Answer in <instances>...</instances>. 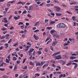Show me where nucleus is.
<instances>
[{
    "label": "nucleus",
    "instance_id": "f257e3e1",
    "mask_svg": "<svg viewBox=\"0 0 78 78\" xmlns=\"http://www.w3.org/2000/svg\"><path fill=\"white\" fill-rule=\"evenodd\" d=\"M66 24L64 23H60L58 24L57 25V27L59 28H65L66 27Z\"/></svg>",
    "mask_w": 78,
    "mask_h": 78
},
{
    "label": "nucleus",
    "instance_id": "f03ea898",
    "mask_svg": "<svg viewBox=\"0 0 78 78\" xmlns=\"http://www.w3.org/2000/svg\"><path fill=\"white\" fill-rule=\"evenodd\" d=\"M54 8H56V11L57 12H58V11H60V10L61 9V8H60V7H59L58 6H54Z\"/></svg>",
    "mask_w": 78,
    "mask_h": 78
},
{
    "label": "nucleus",
    "instance_id": "7ed1b4c3",
    "mask_svg": "<svg viewBox=\"0 0 78 78\" xmlns=\"http://www.w3.org/2000/svg\"><path fill=\"white\" fill-rule=\"evenodd\" d=\"M57 44H58V42L57 41H55L52 43V46H55Z\"/></svg>",
    "mask_w": 78,
    "mask_h": 78
},
{
    "label": "nucleus",
    "instance_id": "20e7f679",
    "mask_svg": "<svg viewBox=\"0 0 78 78\" xmlns=\"http://www.w3.org/2000/svg\"><path fill=\"white\" fill-rule=\"evenodd\" d=\"M59 53H60V52L59 51H58V52H57L54 54H53L52 56H56V55H59Z\"/></svg>",
    "mask_w": 78,
    "mask_h": 78
},
{
    "label": "nucleus",
    "instance_id": "39448f33",
    "mask_svg": "<svg viewBox=\"0 0 78 78\" xmlns=\"http://www.w3.org/2000/svg\"><path fill=\"white\" fill-rule=\"evenodd\" d=\"M72 64V61H70L68 63L66 64V66H70Z\"/></svg>",
    "mask_w": 78,
    "mask_h": 78
},
{
    "label": "nucleus",
    "instance_id": "423d86ee",
    "mask_svg": "<svg viewBox=\"0 0 78 78\" xmlns=\"http://www.w3.org/2000/svg\"><path fill=\"white\" fill-rule=\"evenodd\" d=\"M32 9H33V6L31 5L29 7L28 10L29 11H31V10H32Z\"/></svg>",
    "mask_w": 78,
    "mask_h": 78
},
{
    "label": "nucleus",
    "instance_id": "0eeeda50",
    "mask_svg": "<svg viewBox=\"0 0 78 78\" xmlns=\"http://www.w3.org/2000/svg\"><path fill=\"white\" fill-rule=\"evenodd\" d=\"M34 37L35 38V39L36 40H38V39H39V37L35 35H34Z\"/></svg>",
    "mask_w": 78,
    "mask_h": 78
},
{
    "label": "nucleus",
    "instance_id": "6e6552de",
    "mask_svg": "<svg viewBox=\"0 0 78 78\" xmlns=\"http://www.w3.org/2000/svg\"><path fill=\"white\" fill-rule=\"evenodd\" d=\"M53 36L55 38H57L58 39L59 38L58 36H57L55 34H53Z\"/></svg>",
    "mask_w": 78,
    "mask_h": 78
},
{
    "label": "nucleus",
    "instance_id": "1a4fd4ad",
    "mask_svg": "<svg viewBox=\"0 0 78 78\" xmlns=\"http://www.w3.org/2000/svg\"><path fill=\"white\" fill-rule=\"evenodd\" d=\"M55 23H56V21H53L51 20L50 23V25H52L54 24Z\"/></svg>",
    "mask_w": 78,
    "mask_h": 78
},
{
    "label": "nucleus",
    "instance_id": "9d476101",
    "mask_svg": "<svg viewBox=\"0 0 78 78\" xmlns=\"http://www.w3.org/2000/svg\"><path fill=\"white\" fill-rule=\"evenodd\" d=\"M31 47V46H27L26 47V48H27L26 49H25L24 50L25 51H27L28 50V48H30V47Z\"/></svg>",
    "mask_w": 78,
    "mask_h": 78
},
{
    "label": "nucleus",
    "instance_id": "9b49d317",
    "mask_svg": "<svg viewBox=\"0 0 78 78\" xmlns=\"http://www.w3.org/2000/svg\"><path fill=\"white\" fill-rule=\"evenodd\" d=\"M75 4H76V2H72L71 3H70L69 5H75Z\"/></svg>",
    "mask_w": 78,
    "mask_h": 78
},
{
    "label": "nucleus",
    "instance_id": "f8f14e48",
    "mask_svg": "<svg viewBox=\"0 0 78 78\" xmlns=\"http://www.w3.org/2000/svg\"><path fill=\"white\" fill-rule=\"evenodd\" d=\"M4 20L5 23H8V21H7V19H6V18H5L4 19Z\"/></svg>",
    "mask_w": 78,
    "mask_h": 78
},
{
    "label": "nucleus",
    "instance_id": "ddd939ff",
    "mask_svg": "<svg viewBox=\"0 0 78 78\" xmlns=\"http://www.w3.org/2000/svg\"><path fill=\"white\" fill-rule=\"evenodd\" d=\"M76 59V57L74 56H71L70 58V59Z\"/></svg>",
    "mask_w": 78,
    "mask_h": 78
},
{
    "label": "nucleus",
    "instance_id": "4468645a",
    "mask_svg": "<svg viewBox=\"0 0 78 78\" xmlns=\"http://www.w3.org/2000/svg\"><path fill=\"white\" fill-rule=\"evenodd\" d=\"M17 65H15V67H14L13 70L14 71H16V70H17Z\"/></svg>",
    "mask_w": 78,
    "mask_h": 78
},
{
    "label": "nucleus",
    "instance_id": "2eb2a0df",
    "mask_svg": "<svg viewBox=\"0 0 78 78\" xmlns=\"http://www.w3.org/2000/svg\"><path fill=\"white\" fill-rule=\"evenodd\" d=\"M39 22H37L36 23L34 26V27H36V26H37V25H39Z\"/></svg>",
    "mask_w": 78,
    "mask_h": 78
},
{
    "label": "nucleus",
    "instance_id": "dca6fc26",
    "mask_svg": "<svg viewBox=\"0 0 78 78\" xmlns=\"http://www.w3.org/2000/svg\"><path fill=\"white\" fill-rule=\"evenodd\" d=\"M56 16H61V13H56Z\"/></svg>",
    "mask_w": 78,
    "mask_h": 78
},
{
    "label": "nucleus",
    "instance_id": "f3484780",
    "mask_svg": "<svg viewBox=\"0 0 78 78\" xmlns=\"http://www.w3.org/2000/svg\"><path fill=\"white\" fill-rule=\"evenodd\" d=\"M9 34L6 35L5 36L6 39H9Z\"/></svg>",
    "mask_w": 78,
    "mask_h": 78
},
{
    "label": "nucleus",
    "instance_id": "a211bd4d",
    "mask_svg": "<svg viewBox=\"0 0 78 78\" xmlns=\"http://www.w3.org/2000/svg\"><path fill=\"white\" fill-rule=\"evenodd\" d=\"M72 19L74 21H76V19H75V16H73L72 18Z\"/></svg>",
    "mask_w": 78,
    "mask_h": 78
},
{
    "label": "nucleus",
    "instance_id": "6ab92c4d",
    "mask_svg": "<svg viewBox=\"0 0 78 78\" xmlns=\"http://www.w3.org/2000/svg\"><path fill=\"white\" fill-rule=\"evenodd\" d=\"M36 66H41V63H39V62L37 63H36Z\"/></svg>",
    "mask_w": 78,
    "mask_h": 78
},
{
    "label": "nucleus",
    "instance_id": "aec40b11",
    "mask_svg": "<svg viewBox=\"0 0 78 78\" xmlns=\"http://www.w3.org/2000/svg\"><path fill=\"white\" fill-rule=\"evenodd\" d=\"M27 13V11L24 10L22 13V14H26Z\"/></svg>",
    "mask_w": 78,
    "mask_h": 78
},
{
    "label": "nucleus",
    "instance_id": "412c9836",
    "mask_svg": "<svg viewBox=\"0 0 78 78\" xmlns=\"http://www.w3.org/2000/svg\"><path fill=\"white\" fill-rule=\"evenodd\" d=\"M34 51V49H30V51H29V53H31V52H32V51Z\"/></svg>",
    "mask_w": 78,
    "mask_h": 78
},
{
    "label": "nucleus",
    "instance_id": "4be33fe9",
    "mask_svg": "<svg viewBox=\"0 0 78 78\" xmlns=\"http://www.w3.org/2000/svg\"><path fill=\"white\" fill-rule=\"evenodd\" d=\"M72 56H77L78 55V54H76L75 53H73L71 55Z\"/></svg>",
    "mask_w": 78,
    "mask_h": 78
},
{
    "label": "nucleus",
    "instance_id": "5701e85b",
    "mask_svg": "<svg viewBox=\"0 0 78 78\" xmlns=\"http://www.w3.org/2000/svg\"><path fill=\"white\" fill-rule=\"evenodd\" d=\"M18 45V43H16L13 45L14 47H17Z\"/></svg>",
    "mask_w": 78,
    "mask_h": 78
},
{
    "label": "nucleus",
    "instance_id": "b1692460",
    "mask_svg": "<svg viewBox=\"0 0 78 78\" xmlns=\"http://www.w3.org/2000/svg\"><path fill=\"white\" fill-rule=\"evenodd\" d=\"M48 19H46L44 20L45 23H48Z\"/></svg>",
    "mask_w": 78,
    "mask_h": 78
},
{
    "label": "nucleus",
    "instance_id": "393cba45",
    "mask_svg": "<svg viewBox=\"0 0 78 78\" xmlns=\"http://www.w3.org/2000/svg\"><path fill=\"white\" fill-rule=\"evenodd\" d=\"M55 30H54L51 31V34H53V33H55Z\"/></svg>",
    "mask_w": 78,
    "mask_h": 78
},
{
    "label": "nucleus",
    "instance_id": "a878e982",
    "mask_svg": "<svg viewBox=\"0 0 78 78\" xmlns=\"http://www.w3.org/2000/svg\"><path fill=\"white\" fill-rule=\"evenodd\" d=\"M2 77L4 78H7L8 76L5 75H4Z\"/></svg>",
    "mask_w": 78,
    "mask_h": 78
},
{
    "label": "nucleus",
    "instance_id": "bb28decb",
    "mask_svg": "<svg viewBox=\"0 0 78 78\" xmlns=\"http://www.w3.org/2000/svg\"><path fill=\"white\" fill-rule=\"evenodd\" d=\"M50 48L51 50L52 51H53V47L52 46H50Z\"/></svg>",
    "mask_w": 78,
    "mask_h": 78
},
{
    "label": "nucleus",
    "instance_id": "cd10ccee",
    "mask_svg": "<svg viewBox=\"0 0 78 78\" xmlns=\"http://www.w3.org/2000/svg\"><path fill=\"white\" fill-rule=\"evenodd\" d=\"M37 53L38 55H41V54L42 53L41 51H38Z\"/></svg>",
    "mask_w": 78,
    "mask_h": 78
},
{
    "label": "nucleus",
    "instance_id": "c85d7f7f",
    "mask_svg": "<svg viewBox=\"0 0 78 78\" xmlns=\"http://www.w3.org/2000/svg\"><path fill=\"white\" fill-rule=\"evenodd\" d=\"M50 38V37H48V38H47L45 40V42H47V41H48V40H49Z\"/></svg>",
    "mask_w": 78,
    "mask_h": 78
},
{
    "label": "nucleus",
    "instance_id": "c756f323",
    "mask_svg": "<svg viewBox=\"0 0 78 78\" xmlns=\"http://www.w3.org/2000/svg\"><path fill=\"white\" fill-rule=\"evenodd\" d=\"M16 59H17V58H16V57H14L13 58V61H16Z\"/></svg>",
    "mask_w": 78,
    "mask_h": 78
},
{
    "label": "nucleus",
    "instance_id": "7c9ffc66",
    "mask_svg": "<svg viewBox=\"0 0 78 78\" xmlns=\"http://www.w3.org/2000/svg\"><path fill=\"white\" fill-rule=\"evenodd\" d=\"M38 31H39V30H37L34 31V33H37V32H38Z\"/></svg>",
    "mask_w": 78,
    "mask_h": 78
},
{
    "label": "nucleus",
    "instance_id": "2f4dec72",
    "mask_svg": "<svg viewBox=\"0 0 78 78\" xmlns=\"http://www.w3.org/2000/svg\"><path fill=\"white\" fill-rule=\"evenodd\" d=\"M47 28L48 29V30H51V27H47Z\"/></svg>",
    "mask_w": 78,
    "mask_h": 78
},
{
    "label": "nucleus",
    "instance_id": "473e14b6",
    "mask_svg": "<svg viewBox=\"0 0 78 78\" xmlns=\"http://www.w3.org/2000/svg\"><path fill=\"white\" fill-rule=\"evenodd\" d=\"M27 17H30L31 18L32 16H31V15H30V14H27Z\"/></svg>",
    "mask_w": 78,
    "mask_h": 78
},
{
    "label": "nucleus",
    "instance_id": "72a5a7b5",
    "mask_svg": "<svg viewBox=\"0 0 78 78\" xmlns=\"http://www.w3.org/2000/svg\"><path fill=\"white\" fill-rule=\"evenodd\" d=\"M48 11L49 12H53V11H51V9H48Z\"/></svg>",
    "mask_w": 78,
    "mask_h": 78
},
{
    "label": "nucleus",
    "instance_id": "f704fd0d",
    "mask_svg": "<svg viewBox=\"0 0 78 78\" xmlns=\"http://www.w3.org/2000/svg\"><path fill=\"white\" fill-rule=\"evenodd\" d=\"M12 41V39H10L9 41V42H8V43H9H9H10V42H11Z\"/></svg>",
    "mask_w": 78,
    "mask_h": 78
},
{
    "label": "nucleus",
    "instance_id": "c9c22d12",
    "mask_svg": "<svg viewBox=\"0 0 78 78\" xmlns=\"http://www.w3.org/2000/svg\"><path fill=\"white\" fill-rule=\"evenodd\" d=\"M78 67V64H77V63L76 64V65H75L74 68L75 69H76V67Z\"/></svg>",
    "mask_w": 78,
    "mask_h": 78
},
{
    "label": "nucleus",
    "instance_id": "e433bc0d",
    "mask_svg": "<svg viewBox=\"0 0 78 78\" xmlns=\"http://www.w3.org/2000/svg\"><path fill=\"white\" fill-rule=\"evenodd\" d=\"M30 65H31L32 66H33V65H34L33 63V62H30Z\"/></svg>",
    "mask_w": 78,
    "mask_h": 78
},
{
    "label": "nucleus",
    "instance_id": "4c0bfd02",
    "mask_svg": "<svg viewBox=\"0 0 78 78\" xmlns=\"http://www.w3.org/2000/svg\"><path fill=\"white\" fill-rule=\"evenodd\" d=\"M26 60H27V59H26V58H25V59H23V64H24V62H25V61H26Z\"/></svg>",
    "mask_w": 78,
    "mask_h": 78
},
{
    "label": "nucleus",
    "instance_id": "58836bf2",
    "mask_svg": "<svg viewBox=\"0 0 78 78\" xmlns=\"http://www.w3.org/2000/svg\"><path fill=\"white\" fill-rule=\"evenodd\" d=\"M8 3H14V1H10L8 2Z\"/></svg>",
    "mask_w": 78,
    "mask_h": 78
},
{
    "label": "nucleus",
    "instance_id": "ea45409f",
    "mask_svg": "<svg viewBox=\"0 0 78 78\" xmlns=\"http://www.w3.org/2000/svg\"><path fill=\"white\" fill-rule=\"evenodd\" d=\"M10 55H9L8 57H7L8 59H9V61H10V58H11L10 57Z\"/></svg>",
    "mask_w": 78,
    "mask_h": 78
},
{
    "label": "nucleus",
    "instance_id": "a19ab883",
    "mask_svg": "<svg viewBox=\"0 0 78 78\" xmlns=\"http://www.w3.org/2000/svg\"><path fill=\"white\" fill-rule=\"evenodd\" d=\"M14 28L12 26L10 28V30H14Z\"/></svg>",
    "mask_w": 78,
    "mask_h": 78
},
{
    "label": "nucleus",
    "instance_id": "79ce46f5",
    "mask_svg": "<svg viewBox=\"0 0 78 78\" xmlns=\"http://www.w3.org/2000/svg\"><path fill=\"white\" fill-rule=\"evenodd\" d=\"M6 62L7 63H9V62L8 59H6Z\"/></svg>",
    "mask_w": 78,
    "mask_h": 78
},
{
    "label": "nucleus",
    "instance_id": "37998d69",
    "mask_svg": "<svg viewBox=\"0 0 78 78\" xmlns=\"http://www.w3.org/2000/svg\"><path fill=\"white\" fill-rule=\"evenodd\" d=\"M66 12H67L68 14H71V15H72V13L68 11H66Z\"/></svg>",
    "mask_w": 78,
    "mask_h": 78
},
{
    "label": "nucleus",
    "instance_id": "c03bdc74",
    "mask_svg": "<svg viewBox=\"0 0 78 78\" xmlns=\"http://www.w3.org/2000/svg\"><path fill=\"white\" fill-rule=\"evenodd\" d=\"M65 58H66V59H67V58H69V56H68L67 55H65Z\"/></svg>",
    "mask_w": 78,
    "mask_h": 78
},
{
    "label": "nucleus",
    "instance_id": "a18cd8bd",
    "mask_svg": "<svg viewBox=\"0 0 78 78\" xmlns=\"http://www.w3.org/2000/svg\"><path fill=\"white\" fill-rule=\"evenodd\" d=\"M48 66V65L47 64L44 65L43 67V69H44V67H45V66Z\"/></svg>",
    "mask_w": 78,
    "mask_h": 78
},
{
    "label": "nucleus",
    "instance_id": "49530a36",
    "mask_svg": "<svg viewBox=\"0 0 78 78\" xmlns=\"http://www.w3.org/2000/svg\"><path fill=\"white\" fill-rule=\"evenodd\" d=\"M11 50H12V49H10L8 50V53H9L10 52V51H11Z\"/></svg>",
    "mask_w": 78,
    "mask_h": 78
},
{
    "label": "nucleus",
    "instance_id": "de8ad7c7",
    "mask_svg": "<svg viewBox=\"0 0 78 78\" xmlns=\"http://www.w3.org/2000/svg\"><path fill=\"white\" fill-rule=\"evenodd\" d=\"M27 66H25L23 68V69H24V70H27Z\"/></svg>",
    "mask_w": 78,
    "mask_h": 78
},
{
    "label": "nucleus",
    "instance_id": "09e8293b",
    "mask_svg": "<svg viewBox=\"0 0 78 78\" xmlns=\"http://www.w3.org/2000/svg\"><path fill=\"white\" fill-rule=\"evenodd\" d=\"M27 45H29V46H31V44H30V43L28 42L27 43Z\"/></svg>",
    "mask_w": 78,
    "mask_h": 78
},
{
    "label": "nucleus",
    "instance_id": "8fccbe9b",
    "mask_svg": "<svg viewBox=\"0 0 78 78\" xmlns=\"http://www.w3.org/2000/svg\"><path fill=\"white\" fill-rule=\"evenodd\" d=\"M20 24H21V25L23 24V23L20 22L18 23V25H20Z\"/></svg>",
    "mask_w": 78,
    "mask_h": 78
},
{
    "label": "nucleus",
    "instance_id": "3c124183",
    "mask_svg": "<svg viewBox=\"0 0 78 78\" xmlns=\"http://www.w3.org/2000/svg\"><path fill=\"white\" fill-rule=\"evenodd\" d=\"M20 61H16V63H17V64H20Z\"/></svg>",
    "mask_w": 78,
    "mask_h": 78
},
{
    "label": "nucleus",
    "instance_id": "603ef678",
    "mask_svg": "<svg viewBox=\"0 0 78 78\" xmlns=\"http://www.w3.org/2000/svg\"><path fill=\"white\" fill-rule=\"evenodd\" d=\"M14 19L15 20H17L18 19L17 17L16 16H14Z\"/></svg>",
    "mask_w": 78,
    "mask_h": 78
},
{
    "label": "nucleus",
    "instance_id": "864d4df0",
    "mask_svg": "<svg viewBox=\"0 0 78 78\" xmlns=\"http://www.w3.org/2000/svg\"><path fill=\"white\" fill-rule=\"evenodd\" d=\"M29 53V56H32V53L30 52V53Z\"/></svg>",
    "mask_w": 78,
    "mask_h": 78
},
{
    "label": "nucleus",
    "instance_id": "5fc2aeb1",
    "mask_svg": "<svg viewBox=\"0 0 78 78\" xmlns=\"http://www.w3.org/2000/svg\"><path fill=\"white\" fill-rule=\"evenodd\" d=\"M37 3L38 5H39V4H41V2H38Z\"/></svg>",
    "mask_w": 78,
    "mask_h": 78
},
{
    "label": "nucleus",
    "instance_id": "6e6d98bb",
    "mask_svg": "<svg viewBox=\"0 0 78 78\" xmlns=\"http://www.w3.org/2000/svg\"><path fill=\"white\" fill-rule=\"evenodd\" d=\"M0 70H1V71H3L5 70V69H4L0 68Z\"/></svg>",
    "mask_w": 78,
    "mask_h": 78
},
{
    "label": "nucleus",
    "instance_id": "4d7b16f0",
    "mask_svg": "<svg viewBox=\"0 0 78 78\" xmlns=\"http://www.w3.org/2000/svg\"><path fill=\"white\" fill-rule=\"evenodd\" d=\"M54 2H55L56 3H59V1H58L55 0L54 1Z\"/></svg>",
    "mask_w": 78,
    "mask_h": 78
},
{
    "label": "nucleus",
    "instance_id": "13d9d810",
    "mask_svg": "<svg viewBox=\"0 0 78 78\" xmlns=\"http://www.w3.org/2000/svg\"><path fill=\"white\" fill-rule=\"evenodd\" d=\"M26 24L27 26H28L30 24H29V23H26Z\"/></svg>",
    "mask_w": 78,
    "mask_h": 78
},
{
    "label": "nucleus",
    "instance_id": "bf43d9fd",
    "mask_svg": "<svg viewBox=\"0 0 78 78\" xmlns=\"http://www.w3.org/2000/svg\"><path fill=\"white\" fill-rule=\"evenodd\" d=\"M44 63H45V62H41V65H42V64H44Z\"/></svg>",
    "mask_w": 78,
    "mask_h": 78
},
{
    "label": "nucleus",
    "instance_id": "052dcab7",
    "mask_svg": "<svg viewBox=\"0 0 78 78\" xmlns=\"http://www.w3.org/2000/svg\"><path fill=\"white\" fill-rule=\"evenodd\" d=\"M51 15L53 16H55V13H51Z\"/></svg>",
    "mask_w": 78,
    "mask_h": 78
},
{
    "label": "nucleus",
    "instance_id": "680f3d73",
    "mask_svg": "<svg viewBox=\"0 0 78 78\" xmlns=\"http://www.w3.org/2000/svg\"><path fill=\"white\" fill-rule=\"evenodd\" d=\"M62 61H63V60H61L58 61L59 62H62Z\"/></svg>",
    "mask_w": 78,
    "mask_h": 78
},
{
    "label": "nucleus",
    "instance_id": "e2e57ef3",
    "mask_svg": "<svg viewBox=\"0 0 78 78\" xmlns=\"http://www.w3.org/2000/svg\"><path fill=\"white\" fill-rule=\"evenodd\" d=\"M36 76H39L40 75V74H39V73H36Z\"/></svg>",
    "mask_w": 78,
    "mask_h": 78
},
{
    "label": "nucleus",
    "instance_id": "0e129e2a",
    "mask_svg": "<svg viewBox=\"0 0 78 78\" xmlns=\"http://www.w3.org/2000/svg\"><path fill=\"white\" fill-rule=\"evenodd\" d=\"M66 61L64 62L62 64V65H64V64H66Z\"/></svg>",
    "mask_w": 78,
    "mask_h": 78
},
{
    "label": "nucleus",
    "instance_id": "69168bd1",
    "mask_svg": "<svg viewBox=\"0 0 78 78\" xmlns=\"http://www.w3.org/2000/svg\"><path fill=\"white\" fill-rule=\"evenodd\" d=\"M52 76H53V75L52 74H50V78H52Z\"/></svg>",
    "mask_w": 78,
    "mask_h": 78
},
{
    "label": "nucleus",
    "instance_id": "338daca9",
    "mask_svg": "<svg viewBox=\"0 0 78 78\" xmlns=\"http://www.w3.org/2000/svg\"><path fill=\"white\" fill-rule=\"evenodd\" d=\"M5 37V36H2V37H1V39H4Z\"/></svg>",
    "mask_w": 78,
    "mask_h": 78
},
{
    "label": "nucleus",
    "instance_id": "774afa93",
    "mask_svg": "<svg viewBox=\"0 0 78 78\" xmlns=\"http://www.w3.org/2000/svg\"><path fill=\"white\" fill-rule=\"evenodd\" d=\"M68 46L65 47L64 48V49H68Z\"/></svg>",
    "mask_w": 78,
    "mask_h": 78
}]
</instances>
